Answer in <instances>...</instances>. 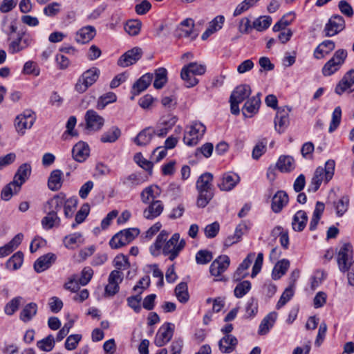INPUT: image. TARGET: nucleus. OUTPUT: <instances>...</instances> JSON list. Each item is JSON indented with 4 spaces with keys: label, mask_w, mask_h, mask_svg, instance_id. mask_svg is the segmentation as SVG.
Wrapping results in <instances>:
<instances>
[{
    "label": "nucleus",
    "mask_w": 354,
    "mask_h": 354,
    "mask_svg": "<svg viewBox=\"0 0 354 354\" xmlns=\"http://www.w3.org/2000/svg\"><path fill=\"white\" fill-rule=\"evenodd\" d=\"M335 167V162L333 160H327L324 167H318L308 185V190L309 192H315L323 182L325 183L329 182L334 175Z\"/></svg>",
    "instance_id": "2"
},
{
    "label": "nucleus",
    "mask_w": 354,
    "mask_h": 354,
    "mask_svg": "<svg viewBox=\"0 0 354 354\" xmlns=\"http://www.w3.org/2000/svg\"><path fill=\"white\" fill-rule=\"evenodd\" d=\"M153 135V129L148 127L140 131L135 138L134 141L137 145L146 146L150 143Z\"/></svg>",
    "instance_id": "44"
},
{
    "label": "nucleus",
    "mask_w": 354,
    "mask_h": 354,
    "mask_svg": "<svg viewBox=\"0 0 354 354\" xmlns=\"http://www.w3.org/2000/svg\"><path fill=\"white\" fill-rule=\"evenodd\" d=\"M46 216L41 220L42 227L46 230H50L54 226H59L60 224V218L56 214L46 213Z\"/></svg>",
    "instance_id": "52"
},
{
    "label": "nucleus",
    "mask_w": 354,
    "mask_h": 354,
    "mask_svg": "<svg viewBox=\"0 0 354 354\" xmlns=\"http://www.w3.org/2000/svg\"><path fill=\"white\" fill-rule=\"evenodd\" d=\"M32 41V37L28 33L23 32L10 44L9 52L11 54L17 53L28 48Z\"/></svg>",
    "instance_id": "16"
},
{
    "label": "nucleus",
    "mask_w": 354,
    "mask_h": 354,
    "mask_svg": "<svg viewBox=\"0 0 354 354\" xmlns=\"http://www.w3.org/2000/svg\"><path fill=\"white\" fill-rule=\"evenodd\" d=\"M141 28V22L139 20H129L124 25L125 31L130 35H136Z\"/></svg>",
    "instance_id": "64"
},
{
    "label": "nucleus",
    "mask_w": 354,
    "mask_h": 354,
    "mask_svg": "<svg viewBox=\"0 0 354 354\" xmlns=\"http://www.w3.org/2000/svg\"><path fill=\"white\" fill-rule=\"evenodd\" d=\"M288 203V196L283 191H278L272 197L271 208L275 213L280 212Z\"/></svg>",
    "instance_id": "29"
},
{
    "label": "nucleus",
    "mask_w": 354,
    "mask_h": 354,
    "mask_svg": "<svg viewBox=\"0 0 354 354\" xmlns=\"http://www.w3.org/2000/svg\"><path fill=\"white\" fill-rule=\"evenodd\" d=\"M164 210V205L160 200L153 201L143 210V216L146 219L152 220L159 216Z\"/></svg>",
    "instance_id": "23"
},
{
    "label": "nucleus",
    "mask_w": 354,
    "mask_h": 354,
    "mask_svg": "<svg viewBox=\"0 0 354 354\" xmlns=\"http://www.w3.org/2000/svg\"><path fill=\"white\" fill-rule=\"evenodd\" d=\"M100 73V69L96 67H92L84 71L75 85V91L79 93H84L97 80Z\"/></svg>",
    "instance_id": "5"
},
{
    "label": "nucleus",
    "mask_w": 354,
    "mask_h": 354,
    "mask_svg": "<svg viewBox=\"0 0 354 354\" xmlns=\"http://www.w3.org/2000/svg\"><path fill=\"white\" fill-rule=\"evenodd\" d=\"M251 94V88L248 84H241L236 86L232 91L230 97L231 100L242 102L247 99Z\"/></svg>",
    "instance_id": "39"
},
{
    "label": "nucleus",
    "mask_w": 354,
    "mask_h": 354,
    "mask_svg": "<svg viewBox=\"0 0 354 354\" xmlns=\"http://www.w3.org/2000/svg\"><path fill=\"white\" fill-rule=\"evenodd\" d=\"M272 233L274 236L278 235L279 236V241L281 246L287 249L289 245L288 232L283 230L281 227L277 226L272 230Z\"/></svg>",
    "instance_id": "60"
},
{
    "label": "nucleus",
    "mask_w": 354,
    "mask_h": 354,
    "mask_svg": "<svg viewBox=\"0 0 354 354\" xmlns=\"http://www.w3.org/2000/svg\"><path fill=\"white\" fill-rule=\"evenodd\" d=\"M95 28L91 26H87L80 29L75 35V41L80 44H86L92 40L95 36Z\"/></svg>",
    "instance_id": "28"
},
{
    "label": "nucleus",
    "mask_w": 354,
    "mask_h": 354,
    "mask_svg": "<svg viewBox=\"0 0 354 354\" xmlns=\"http://www.w3.org/2000/svg\"><path fill=\"white\" fill-rule=\"evenodd\" d=\"M174 330V324L165 323L158 329L154 339V344L161 347L167 344L173 337Z\"/></svg>",
    "instance_id": "12"
},
{
    "label": "nucleus",
    "mask_w": 354,
    "mask_h": 354,
    "mask_svg": "<svg viewBox=\"0 0 354 354\" xmlns=\"http://www.w3.org/2000/svg\"><path fill=\"white\" fill-rule=\"evenodd\" d=\"M294 295V288L293 286H289L285 289L283 292L282 293L281 297L279 298L276 308L277 309H280L283 306H285L293 297Z\"/></svg>",
    "instance_id": "61"
},
{
    "label": "nucleus",
    "mask_w": 354,
    "mask_h": 354,
    "mask_svg": "<svg viewBox=\"0 0 354 354\" xmlns=\"http://www.w3.org/2000/svg\"><path fill=\"white\" fill-rule=\"evenodd\" d=\"M347 57V51L339 49L335 51L333 56L324 65L322 73L324 76H330L338 71L345 62Z\"/></svg>",
    "instance_id": "3"
},
{
    "label": "nucleus",
    "mask_w": 354,
    "mask_h": 354,
    "mask_svg": "<svg viewBox=\"0 0 354 354\" xmlns=\"http://www.w3.org/2000/svg\"><path fill=\"white\" fill-rule=\"evenodd\" d=\"M63 173L59 169H55L51 171L48 180V188L52 191L59 190L62 185Z\"/></svg>",
    "instance_id": "41"
},
{
    "label": "nucleus",
    "mask_w": 354,
    "mask_h": 354,
    "mask_svg": "<svg viewBox=\"0 0 354 354\" xmlns=\"http://www.w3.org/2000/svg\"><path fill=\"white\" fill-rule=\"evenodd\" d=\"M276 167L281 172H290L295 167V160L292 156H281L276 163Z\"/></svg>",
    "instance_id": "38"
},
{
    "label": "nucleus",
    "mask_w": 354,
    "mask_h": 354,
    "mask_svg": "<svg viewBox=\"0 0 354 354\" xmlns=\"http://www.w3.org/2000/svg\"><path fill=\"white\" fill-rule=\"evenodd\" d=\"M24 301L22 297H16L12 299L4 308V312L8 315H12L19 308L21 303Z\"/></svg>",
    "instance_id": "59"
},
{
    "label": "nucleus",
    "mask_w": 354,
    "mask_h": 354,
    "mask_svg": "<svg viewBox=\"0 0 354 354\" xmlns=\"http://www.w3.org/2000/svg\"><path fill=\"white\" fill-rule=\"evenodd\" d=\"M116 100V95L113 92H109L99 98L96 107L98 109H103L107 104L115 102Z\"/></svg>",
    "instance_id": "62"
},
{
    "label": "nucleus",
    "mask_w": 354,
    "mask_h": 354,
    "mask_svg": "<svg viewBox=\"0 0 354 354\" xmlns=\"http://www.w3.org/2000/svg\"><path fill=\"white\" fill-rule=\"evenodd\" d=\"M153 80L151 73H146L139 78L133 85L131 93L136 95L146 90Z\"/></svg>",
    "instance_id": "35"
},
{
    "label": "nucleus",
    "mask_w": 354,
    "mask_h": 354,
    "mask_svg": "<svg viewBox=\"0 0 354 354\" xmlns=\"http://www.w3.org/2000/svg\"><path fill=\"white\" fill-rule=\"evenodd\" d=\"M230 259L227 255H221L216 258L209 267V272L214 277H220L229 267Z\"/></svg>",
    "instance_id": "17"
},
{
    "label": "nucleus",
    "mask_w": 354,
    "mask_h": 354,
    "mask_svg": "<svg viewBox=\"0 0 354 354\" xmlns=\"http://www.w3.org/2000/svg\"><path fill=\"white\" fill-rule=\"evenodd\" d=\"M140 48L135 47L124 53L118 60V65L125 68L136 64L142 57Z\"/></svg>",
    "instance_id": "14"
},
{
    "label": "nucleus",
    "mask_w": 354,
    "mask_h": 354,
    "mask_svg": "<svg viewBox=\"0 0 354 354\" xmlns=\"http://www.w3.org/2000/svg\"><path fill=\"white\" fill-rule=\"evenodd\" d=\"M73 158L77 162L84 161L89 155V147L84 142H77L72 149Z\"/></svg>",
    "instance_id": "34"
},
{
    "label": "nucleus",
    "mask_w": 354,
    "mask_h": 354,
    "mask_svg": "<svg viewBox=\"0 0 354 354\" xmlns=\"http://www.w3.org/2000/svg\"><path fill=\"white\" fill-rule=\"evenodd\" d=\"M175 295L180 302L186 303L189 297L187 283L181 282L178 284L175 288Z\"/></svg>",
    "instance_id": "56"
},
{
    "label": "nucleus",
    "mask_w": 354,
    "mask_h": 354,
    "mask_svg": "<svg viewBox=\"0 0 354 354\" xmlns=\"http://www.w3.org/2000/svg\"><path fill=\"white\" fill-rule=\"evenodd\" d=\"M177 118L174 115H168L162 119L156 129H153L154 135L158 137L165 136L169 130L175 125Z\"/></svg>",
    "instance_id": "21"
},
{
    "label": "nucleus",
    "mask_w": 354,
    "mask_h": 354,
    "mask_svg": "<svg viewBox=\"0 0 354 354\" xmlns=\"http://www.w3.org/2000/svg\"><path fill=\"white\" fill-rule=\"evenodd\" d=\"M35 120L36 114L33 111L30 109L24 111L16 116L14 121L17 132L21 136L24 135L27 129L32 128Z\"/></svg>",
    "instance_id": "6"
},
{
    "label": "nucleus",
    "mask_w": 354,
    "mask_h": 354,
    "mask_svg": "<svg viewBox=\"0 0 354 354\" xmlns=\"http://www.w3.org/2000/svg\"><path fill=\"white\" fill-rule=\"evenodd\" d=\"M272 21L270 16H261L254 21L252 27L257 31H263L271 25Z\"/></svg>",
    "instance_id": "57"
},
{
    "label": "nucleus",
    "mask_w": 354,
    "mask_h": 354,
    "mask_svg": "<svg viewBox=\"0 0 354 354\" xmlns=\"http://www.w3.org/2000/svg\"><path fill=\"white\" fill-rule=\"evenodd\" d=\"M24 236L22 234H17L8 243L0 247V258L9 255L21 243Z\"/></svg>",
    "instance_id": "37"
},
{
    "label": "nucleus",
    "mask_w": 354,
    "mask_h": 354,
    "mask_svg": "<svg viewBox=\"0 0 354 354\" xmlns=\"http://www.w3.org/2000/svg\"><path fill=\"white\" fill-rule=\"evenodd\" d=\"M90 212V205L88 203L83 204L75 216V222L71 224V227L75 229L77 225L83 223Z\"/></svg>",
    "instance_id": "49"
},
{
    "label": "nucleus",
    "mask_w": 354,
    "mask_h": 354,
    "mask_svg": "<svg viewBox=\"0 0 354 354\" xmlns=\"http://www.w3.org/2000/svg\"><path fill=\"white\" fill-rule=\"evenodd\" d=\"M37 312V305L34 302H30L26 305L20 313V319L24 322L30 321L35 317Z\"/></svg>",
    "instance_id": "46"
},
{
    "label": "nucleus",
    "mask_w": 354,
    "mask_h": 354,
    "mask_svg": "<svg viewBox=\"0 0 354 354\" xmlns=\"http://www.w3.org/2000/svg\"><path fill=\"white\" fill-rule=\"evenodd\" d=\"M185 246V241L184 239L180 240V234L178 233H174L165 243L163 247V253L165 255H169V259L173 261L178 257V254Z\"/></svg>",
    "instance_id": "8"
},
{
    "label": "nucleus",
    "mask_w": 354,
    "mask_h": 354,
    "mask_svg": "<svg viewBox=\"0 0 354 354\" xmlns=\"http://www.w3.org/2000/svg\"><path fill=\"white\" fill-rule=\"evenodd\" d=\"M238 344V339L232 335H225L218 342L220 351L223 353H231Z\"/></svg>",
    "instance_id": "27"
},
{
    "label": "nucleus",
    "mask_w": 354,
    "mask_h": 354,
    "mask_svg": "<svg viewBox=\"0 0 354 354\" xmlns=\"http://www.w3.org/2000/svg\"><path fill=\"white\" fill-rule=\"evenodd\" d=\"M260 104V94L258 93L246 101L242 109L243 114L250 117L256 113L259 109Z\"/></svg>",
    "instance_id": "33"
},
{
    "label": "nucleus",
    "mask_w": 354,
    "mask_h": 354,
    "mask_svg": "<svg viewBox=\"0 0 354 354\" xmlns=\"http://www.w3.org/2000/svg\"><path fill=\"white\" fill-rule=\"evenodd\" d=\"M21 187L13 181L8 184L1 191V196L3 201H9L14 194H17Z\"/></svg>",
    "instance_id": "58"
},
{
    "label": "nucleus",
    "mask_w": 354,
    "mask_h": 354,
    "mask_svg": "<svg viewBox=\"0 0 354 354\" xmlns=\"http://www.w3.org/2000/svg\"><path fill=\"white\" fill-rule=\"evenodd\" d=\"M239 176L233 172L225 173L221 178L218 187L221 191H231L239 182Z\"/></svg>",
    "instance_id": "18"
},
{
    "label": "nucleus",
    "mask_w": 354,
    "mask_h": 354,
    "mask_svg": "<svg viewBox=\"0 0 354 354\" xmlns=\"http://www.w3.org/2000/svg\"><path fill=\"white\" fill-rule=\"evenodd\" d=\"M169 236V232L166 230H162L158 235L155 243L151 245L150 252L152 255L158 256L160 254L161 250H163V247L166 243Z\"/></svg>",
    "instance_id": "40"
},
{
    "label": "nucleus",
    "mask_w": 354,
    "mask_h": 354,
    "mask_svg": "<svg viewBox=\"0 0 354 354\" xmlns=\"http://www.w3.org/2000/svg\"><path fill=\"white\" fill-rule=\"evenodd\" d=\"M354 91V69L347 71L335 86V92L338 95Z\"/></svg>",
    "instance_id": "11"
},
{
    "label": "nucleus",
    "mask_w": 354,
    "mask_h": 354,
    "mask_svg": "<svg viewBox=\"0 0 354 354\" xmlns=\"http://www.w3.org/2000/svg\"><path fill=\"white\" fill-rule=\"evenodd\" d=\"M308 216L306 212L303 210H299L296 212L294 215L292 226L295 231L301 232L302 231L307 223Z\"/></svg>",
    "instance_id": "43"
},
{
    "label": "nucleus",
    "mask_w": 354,
    "mask_h": 354,
    "mask_svg": "<svg viewBox=\"0 0 354 354\" xmlns=\"http://www.w3.org/2000/svg\"><path fill=\"white\" fill-rule=\"evenodd\" d=\"M213 176L210 173L202 174L196 181L198 192L196 205L198 207H205L214 197L212 186Z\"/></svg>",
    "instance_id": "1"
},
{
    "label": "nucleus",
    "mask_w": 354,
    "mask_h": 354,
    "mask_svg": "<svg viewBox=\"0 0 354 354\" xmlns=\"http://www.w3.org/2000/svg\"><path fill=\"white\" fill-rule=\"evenodd\" d=\"M120 136L121 130L118 127L113 126L102 134L100 141L103 143H113Z\"/></svg>",
    "instance_id": "45"
},
{
    "label": "nucleus",
    "mask_w": 354,
    "mask_h": 354,
    "mask_svg": "<svg viewBox=\"0 0 354 354\" xmlns=\"http://www.w3.org/2000/svg\"><path fill=\"white\" fill-rule=\"evenodd\" d=\"M205 131L206 127L203 123L196 121L193 122L186 128L183 137L184 143L190 147L197 145Z\"/></svg>",
    "instance_id": "4"
},
{
    "label": "nucleus",
    "mask_w": 354,
    "mask_h": 354,
    "mask_svg": "<svg viewBox=\"0 0 354 354\" xmlns=\"http://www.w3.org/2000/svg\"><path fill=\"white\" fill-rule=\"evenodd\" d=\"M290 266V262L287 259H282L277 263L272 272V277L274 279H280L288 270Z\"/></svg>",
    "instance_id": "48"
},
{
    "label": "nucleus",
    "mask_w": 354,
    "mask_h": 354,
    "mask_svg": "<svg viewBox=\"0 0 354 354\" xmlns=\"http://www.w3.org/2000/svg\"><path fill=\"white\" fill-rule=\"evenodd\" d=\"M24 261V254L21 252H17L14 254L7 261V268L12 270H16L19 269Z\"/></svg>",
    "instance_id": "55"
},
{
    "label": "nucleus",
    "mask_w": 354,
    "mask_h": 354,
    "mask_svg": "<svg viewBox=\"0 0 354 354\" xmlns=\"http://www.w3.org/2000/svg\"><path fill=\"white\" fill-rule=\"evenodd\" d=\"M194 20L187 18L178 25L176 29V35L178 37H186L193 40L198 36V33L194 30Z\"/></svg>",
    "instance_id": "15"
},
{
    "label": "nucleus",
    "mask_w": 354,
    "mask_h": 354,
    "mask_svg": "<svg viewBox=\"0 0 354 354\" xmlns=\"http://www.w3.org/2000/svg\"><path fill=\"white\" fill-rule=\"evenodd\" d=\"M290 110L287 107L278 109L274 118L275 129L279 133H282L289 124V112Z\"/></svg>",
    "instance_id": "19"
},
{
    "label": "nucleus",
    "mask_w": 354,
    "mask_h": 354,
    "mask_svg": "<svg viewBox=\"0 0 354 354\" xmlns=\"http://www.w3.org/2000/svg\"><path fill=\"white\" fill-rule=\"evenodd\" d=\"M65 202V195L60 193L49 199L44 205V212L49 214H56L63 207Z\"/></svg>",
    "instance_id": "20"
},
{
    "label": "nucleus",
    "mask_w": 354,
    "mask_h": 354,
    "mask_svg": "<svg viewBox=\"0 0 354 354\" xmlns=\"http://www.w3.org/2000/svg\"><path fill=\"white\" fill-rule=\"evenodd\" d=\"M31 174V166L28 163H24L19 166L16 174H15L13 182L17 184V187L21 185L26 181Z\"/></svg>",
    "instance_id": "30"
},
{
    "label": "nucleus",
    "mask_w": 354,
    "mask_h": 354,
    "mask_svg": "<svg viewBox=\"0 0 354 354\" xmlns=\"http://www.w3.org/2000/svg\"><path fill=\"white\" fill-rule=\"evenodd\" d=\"M57 257L53 253H48L39 257L34 263L36 272L40 273L48 269L56 261Z\"/></svg>",
    "instance_id": "22"
},
{
    "label": "nucleus",
    "mask_w": 354,
    "mask_h": 354,
    "mask_svg": "<svg viewBox=\"0 0 354 354\" xmlns=\"http://www.w3.org/2000/svg\"><path fill=\"white\" fill-rule=\"evenodd\" d=\"M167 81V71L165 68H159L155 71V80L153 86L160 89L162 88Z\"/></svg>",
    "instance_id": "51"
},
{
    "label": "nucleus",
    "mask_w": 354,
    "mask_h": 354,
    "mask_svg": "<svg viewBox=\"0 0 354 354\" xmlns=\"http://www.w3.org/2000/svg\"><path fill=\"white\" fill-rule=\"evenodd\" d=\"M84 129L88 133L97 132L100 131L104 124V119L93 109L88 110L84 115Z\"/></svg>",
    "instance_id": "9"
},
{
    "label": "nucleus",
    "mask_w": 354,
    "mask_h": 354,
    "mask_svg": "<svg viewBox=\"0 0 354 354\" xmlns=\"http://www.w3.org/2000/svg\"><path fill=\"white\" fill-rule=\"evenodd\" d=\"M251 289V283L249 281H243L236 285L234 293L236 297L241 298Z\"/></svg>",
    "instance_id": "63"
},
{
    "label": "nucleus",
    "mask_w": 354,
    "mask_h": 354,
    "mask_svg": "<svg viewBox=\"0 0 354 354\" xmlns=\"http://www.w3.org/2000/svg\"><path fill=\"white\" fill-rule=\"evenodd\" d=\"M353 248L349 243H345L340 248L337 254V263L341 271L346 272L350 268L353 262Z\"/></svg>",
    "instance_id": "10"
},
{
    "label": "nucleus",
    "mask_w": 354,
    "mask_h": 354,
    "mask_svg": "<svg viewBox=\"0 0 354 354\" xmlns=\"http://www.w3.org/2000/svg\"><path fill=\"white\" fill-rule=\"evenodd\" d=\"M225 17L223 15H218L215 17L211 21L206 30L203 33L201 38L206 40L210 35L220 30L225 23Z\"/></svg>",
    "instance_id": "25"
},
{
    "label": "nucleus",
    "mask_w": 354,
    "mask_h": 354,
    "mask_svg": "<svg viewBox=\"0 0 354 354\" xmlns=\"http://www.w3.org/2000/svg\"><path fill=\"white\" fill-rule=\"evenodd\" d=\"M37 347L41 351L50 352L55 345V337L53 335H48L36 344Z\"/></svg>",
    "instance_id": "50"
},
{
    "label": "nucleus",
    "mask_w": 354,
    "mask_h": 354,
    "mask_svg": "<svg viewBox=\"0 0 354 354\" xmlns=\"http://www.w3.org/2000/svg\"><path fill=\"white\" fill-rule=\"evenodd\" d=\"M277 313L276 312H271L268 313L261 321L258 330V333L260 335H265L268 333L270 330L274 326V323L277 319Z\"/></svg>",
    "instance_id": "31"
},
{
    "label": "nucleus",
    "mask_w": 354,
    "mask_h": 354,
    "mask_svg": "<svg viewBox=\"0 0 354 354\" xmlns=\"http://www.w3.org/2000/svg\"><path fill=\"white\" fill-rule=\"evenodd\" d=\"M331 196H329L328 204H331L337 216H342L348 210L349 207V198L346 196H342L339 198L330 202Z\"/></svg>",
    "instance_id": "32"
},
{
    "label": "nucleus",
    "mask_w": 354,
    "mask_h": 354,
    "mask_svg": "<svg viewBox=\"0 0 354 354\" xmlns=\"http://www.w3.org/2000/svg\"><path fill=\"white\" fill-rule=\"evenodd\" d=\"M192 75V73L188 71L187 68H182L180 71V77L185 83V86L187 88H192L198 84V80Z\"/></svg>",
    "instance_id": "53"
},
{
    "label": "nucleus",
    "mask_w": 354,
    "mask_h": 354,
    "mask_svg": "<svg viewBox=\"0 0 354 354\" xmlns=\"http://www.w3.org/2000/svg\"><path fill=\"white\" fill-rule=\"evenodd\" d=\"M85 239L80 232H74L64 236L63 239L64 245L71 250L75 249L84 244Z\"/></svg>",
    "instance_id": "26"
},
{
    "label": "nucleus",
    "mask_w": 354,
    "mask_h": 354,
    "mask_svg": "<svg viewBox=\"0 0 354 354\" xmlns=\"http://www.w3.org/2000/svg\"><path fill=\"white\" fill-rule=\"evenodd\" d=\"M345 28V21L344 18L339 15H335L332 16L324 28L325 35L326 37H333Z\"/></svg>",
    "instance_id": "13"
},
{
    "label": "nucleus",
    "mask_w": 354,
    "mask_h": 354,
    "mask_svg": "<svg viewBox=\"0 0 354 354\" xmlns=\"http://www.w3.org/2000/svg\"><path fill=\"white\" fill-rule=\"evenodd\" d=\"M140 230L138 228H128L120 231L115 234L109 242L113 249H118L131 243L138 236Z\"/></svg>",
    "instance_id": "7"
},
{
    "label": "nucleus",
    "mask_w": 354,
    "mask_h": 354,
    "mask_svg": "<svg viewBox=\"0 0 354 354\" xmlns=\"http://www.w3.org/2000/svg\"><path fill=\"white\" fill-rule=\"evenodd\" d=\"M255 254L250 253L247 257L243 261V262L239 265L235 272L233 275V279L234 281H241L243 278L248 276V269L250 266L253 259H254Z\"/></svg>",
    "instance_id": "24"
},
{
    "label": "nucleus",
    "mask_w": 354,
    "mask_h": 354,
    "mask_svg": "<svg viewBox=\"0 0 354 354\" xmlns=\"http://www.w3.org/2000/svg\"><path fill=\"white\" fill-rule=\"evenodd\" d=\"M325 209V205L323 203L317 201L316 203L315 208L311 218L309 228L310 230H315L317 225L320 220L321 216L323 214Z\"/></svg>",
    "instance_id": "47"
},
{
    "label": "nucleus",
    "mask_w": 354,
    "mask_h": 354,
    "mask_svg": "<svg viewBox=\"0 0 354 354\" xmlns=\"http://www.w3.org/2000/svg\"><path fill=\"white\" fill-rule=\"evenodd\" d=\"M160 189L157 185H150L145 187L140 193L141 201L148 204L150 199H154L160 195Z\"/></svg>",
    "instance_id": "42"
},
{
    "label": "nucleus",
    "mask_w": 354,
    "mask_h": 354,
    "mask_svg": "<svg viewBox=\"0 0 354 354\" xmlns=\"http://www.w3.org/2000/svg\"><path fill=\"white\" fill-rule=\"evenodd\" d=\"M335 43L331 40H325L318 45L314 51V57L317 59L324 58L335 49Z\"/></svg>",
    "instance_id": "36"
},
{
    "label": "nucleus",
    "mask_w": 354,
    "mask_h": 354,
    "mask_svg": "<svg viewBox=\"0 0 354 354\" xmlns=\"http://www.w3.org/2000/svg\"><path fill=\"white\" fill-rule=\"evenodd\" d=\"M77 205V200L75 198H70L66 199L63 205L64 213L66 218H71L73 217L75 211L76 210Z\"/></svg>",
    "instance_id": "54"
}]
</instances>
